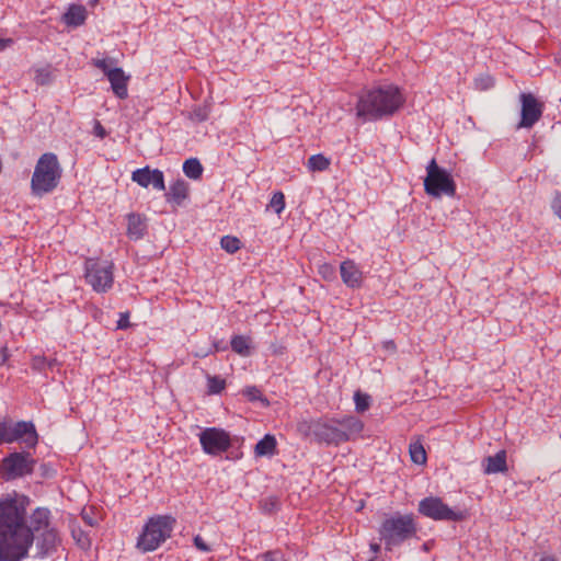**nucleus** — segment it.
<instances>
[{
    "label": "nucleus",
    "mask_w": 561,
    "mask_h": 561,
    "mask_svg": "<svg viewBox=\"0 0 561 561\" xmlns=\"http://www.w3.org/2000/svg\"><path fill=\"white\" fill-rule=\"evenodd\" d=\"M26 523V505L16 497L0 499V561H21L28 556L34 533L49 529L50 511L37 507Z\"/></svg>",
    "instance_id": "1"
},
{
    "label": "nucleus",
    "mask_w": 561,
    "mask_h": 561,
    "mask_svg": "<svg viewBox=\"0 0 561 561\" xmlns=\"http://www.w3.org/2000/svg\"><path fill=\"white\" fill-rule=\"evenodd\" d=\"M405 98L399 87L381 84L363 90L356 103V117L363 122H376L396 114Z\"/></svg>",
    "instance_id": "2"
},
{
    "label": "nucleus",
    "mask_w": 561,
    "mask_h": 561,
    "mask_svg": "<svg viewBox=\"0 0 561 561\" xmlns=\"http://www.w3.org/2000/svg\"><path fill=\"white\" fill-rule=\"evenodd\" d=\"M416 531L417 526L412 514L396 513L385 518L379 527L380 540L385 542L388 551L414 537Z\"/></svg>",
    "instance_id": "3"
},
{
    "label": "nucleus",
    "mask_w": 561,
    "mask_h": 561,
    "mask_svg": "<svg viewBox=\"0 0 561 561\" xmlns=\"http://www.w3.org/2000/svg\"><path fill=\"white\" fill-rule=\"evenodd\" d=\"M61 172L60 164L55 153L47 152L42 154L37 160L32 175V194L41 197L53 192L60 181Z\"/></svg>",
    "instance_id": "4"
},
{
    "label": "nucleus",
    "mask_w": 561,
    "mask_h": 561,
    "mask_svg": "<svg viewBox=\"0 0 561 561\" xmlns=\"http://www.w3.org/2000/svg\"><path fill=\"white\" fill-rule=\"evenodd\" d=\"M175 523V518L171 515H154L150 517L137 539V548L142 552L157 550L171 537Z\"/></svg>",
    "instance_id": "5"
},
{
    "label": "nucleus",
    "mask_w": 561,
    "mask_h": 561,
    "mask_svg": "<svg viewBox=\"0 0 561 561\" xmlns=\"http://www.w3.org/2000/svg\"><path fill=\"white\" fill-rule=\"evenodd\" d=\"M85 282L99 294H105L114 285V264L108 260L87 259L84 262Z\"/></svg>",
    "instance_id": "6"
},
{
    "label": "nucleus",
    "mask_w": 561,
    "mask_h": 561,
    "mask_svg": "<svg viewBox=\"0 0 561 561\" xmlns=\"http://www.w3.org/2000/svg\"><path fill=\"white\" fill-rule=\"evenodd\" d=\"M23 443L27 448H34L38 443V435L33 422H13L9 417L0 421V444Z\"/></svg>",
    "instance_id": "7"
},
{
    "label": "nucleus",
    "mask_w": 561,
    "mask_h": 561,
    "mask_svg": "<svg viewBox=\"0 0 561 561\" xmlns=\"http://www.w3.org/2000/svg\"><path fill=\"white\" fill-rule=\"evenodd\" d=\"M424 190L426 194L436 198L443 195L453 197L456 194V183L451 174L439 167L435 159H432L426 167Z\"/></svg>",
    "instance_id": "8"
},
{
    "label": "nucleus",
    "mask_w": 561,
    "mask_h": 561,
    "mask_svg": "<svg viewBox=\"0 0 561 561\" xmlns=\"http://www.w3.org/2000/svg\"><path fill=\"white\" fill-rule=\"evenodd\" d=\"M36 460L28 451H15L4 457L0 463L3 478L9 481L31 474Z\"/></svg>",
    "instance_id": "9"
},
{
    "label": "nucleus",
    "mask_w": 561,
    "mask_h": 561,
    "mask_svg": "<svg viewBox=\"0 0 561 561\" xmlns=\"http://www.w3.org/2000/svg\"><path fill=\"white\" fill-rule=\"evenodd\" d=\"M202 449L205 454L216 457L231 447V437L228 432L219 427H207L198 434Z\"/></svg>",
    "instance_id": "10"
},
{
    "label": "nucleus",
    "mask_w": 561,
    "mask_h": 561,
    "mask_svg": "<svg viewBox=\"0 0 561 561\" xmlns=\"http://www.w3.org/2000/svg\"><path fill=\"white\" fill-rule=\"evenodd\" d=\"M419 512L434 520L460 522L466 518L462 511H454L445 504L439 497H425L419 503Z\"/></svg>",
    "instance_id": "11"
},
{
    "label": "nucleus",
    "mask_w": 561,
    "mask_h": 561,
    "mask_svg": "<svg viewBox=\"0 0 561 561\" xmlns=\"http://www.w3.org/2000/svg\"><path fill=\"white\" fill-rule=\"evenodd\" d=\"M112 59H93V65L103 71L111 83L113 93L121 100L128 96L129 76L122 68H112Z\"/></svg>",
    "instance_id": "12"
},
{
    "label": "nucleus",
    "mask_w": 561,
    "mask_h": 561,
    "mask_svg": "<svg viewBox=\"0 0 561 561\" xmlns=\"http://www.w3.org/2000/svg\"><path fill=\"white\" fill-rule=\"evenodd\" d=\"M520 121L517 128H531L540 121L545 104L531 93H520Z\"/></svg>",
    "instance_id": "13"
},
{
    "label": "nucleus",
    "mask_w": 561,
    "mask_h": 561,
    "mask_svg": "<svg viewBox=\"0 0 561 561\" xmlns=\"http://www.w3.org/2000/svg\"><path fill=\"white\" fill-rule=\"evenodd\" d=\"M309 430H310V433L314 436V438L319 443H325L328 445H330V444L339 445L340 443L347 442L346 435H344L342 432H340L336 421L312 422L309 426Z\"/></svg>",
    "instance_id": "14"
},
{
    "label": "nucleus",
    "mask_w": 561,
    "mask_h": 561,
    "mask_svg": "<svg viewBox=\"0 0 561 561\" xmlns=\"http://www.w3.org/2000/svg\"><path fill=\"white\" fill-rule=\"evenodd\" d=\"M131 180L141 187L150 185L157 191H164V175L159 169H150L149 167L140 168L131 173Z\"/></svg>",
    "instance_id": "15"
},
{
    "label": "nucleus",
    "mask_w": 561,
    "mask_h": 561,
    "mask_svg": "<svg viewBox=\"0 0 561 561\" xmlns=\"http://www.w3.org/2000/svg\"><path fill=\"white\" fill-rule=\"evenodd\" d=\"M127 220V237L133 241L141 240L147 233L148 224L144 215L137 213H129L126 216Z\"/></svg>",
    "instance_id": "16"
},
{
    "label": "nucleus",
    "mask_w": 561,
    "mask_h": 561,
    "mask_svg": "<svg viewBox=\"0 0 561 561\" xmlns=\"http://www.w3.org/2000/svg\"><path fill=\"white\" fill-rule=\"evenodd\" d=\"M343 283L351 288H358L362 285L363 273L354 261L346 260L340 266Z\"/></svg>",
    "instance_id": "17"
},
{
    "label": "nucleus",
    "mask_w": 561,
    "mask_h": 561,
    "mask_svg": "<svg viewBox=\"0 0 561 561\" xmlns=\"http://www.w3.org/2000/svg\"><path fill=\"white\" fill-rule=\"evenodd\" d=\"M188 195V184L184 180H176L165 194L167 201L175 205H182Z\"/></svg>",
    "instance_id": "18"
},
{
    "label": "nucleus",
    "mask_w": 561,
    "mask_h": 561,
    "mask_svg": "<svg viewBox=\"0 0 561 561\" xmlns=\"http://www.w3.org/2000/svg\"><path fill=\"white\" fill-rule=\"evenodd\" d=\"M506 470L507 465L505 450H500L494 456H489L484 459V473L492 474L505 472Z\"/></svg>",
    "instance_id": "19"
},
{
    "label": "nucleus",
    "mask_w": 561,
    "mask_h": 561,
    "mask_svg": "<svg viewBox=\"0 0 561 561\" xmlns=\"http://www.w3.org/2000/svg\"><path fill=\"white\" fill-rule=\"evenodd\" d=\"M87 10L83 5L71 4L67 12L62 15L65 24L71 27H78L85 22Z\"/></svg>",
    "instance_id": "20"
},
{
    "label": "nucleus",
    "mask_w": 561,
    "mask_h": 561,
    "mask_svg": "<svg viewBox=\"0 0 561 561\" xmlns=\"http://www.w3.org/2000/svg\"><path fill=\"white\" fill-rule=\"evenodd\" d=\"M340 432L346 435L347 440L359 435L364 428L363 422L354 416L344 417L341 421H336Z\"/></svg>",
    "instance_id": "21"
},
{
    "label": "nucleus",
    "mask_w": 561,
    "mask_h": 561,
    "mask_svg": "<svg viewBox=\"0 0 561 561\" xmlns=\"http://www.w3.org/2000/svg\"><path fill=\"white\" fill-rule=\"evenodd\" d=\"M59 538L58 534L54 528L43 530L42 536L38 540V547L43 556L50 553L56 550Z\"/></svg>",
    "instance_id": "22"
},
{
    "label": "nucleus",
    "mask_w": 561,
    "mask_h": 561,
    "mask_svg": "<svg viewBox=\"0 0 561 561\" xmlns=\"http://www.w3.org/2000/svg\"><path fill=\"white\" fill-rule=\"evenodd\" d=\"M276 445V438L273 435L266 434L256 443L254 453L260 457L272 456L275 453Z\"/></svg>",
    "instance_id": "23"
},
{
    "label": "nucleus",
    "mask_w": 561,
    "mask_h": 561,
    "mask_svg": "<svg viewBox=\"0 0 561 561\" xmlns=\"http://www.w3.org/2000/svg\"><path fill=\"white\" fill-rule=\"evenodd\" d=\"M231 348L241 356L251 354V337L245 335H234L231 339Z\"/></svg>",
    "instance_id": "24"
},
{
    "label": "nucleus",
    "mask_w": 561,
    "mask_h": 561,
    "mask_svg": "<svg viewBox=\"0 0 561 561\" xmlns=\"http://www.w3.org/2000/svg\"><path fill=\"white\" fill-rule=\"evenodd\" d=\"M203 165L196 158H190L183 163V172L184 174L192 179V180H198L202 178L203 174Z\"/></svg>",
    "instance_id": "25"
},
{
    "label": "nucleus",
    "mask_w": 561,
    "mask_h": 561,
    "mask_svg": "<svg viewBox=\"0 0 561 561\" xmlns=\"http://www.w3.org/2000/svg\"><path fill=\"white\" fill-rule=\"evenodd\" d=\"M330 159L321 153L313 154L308 159L307 167L312 172H322L329 169Z\"/></svg>",
    "instance_id": "26"
},
{
    "label": "nucleus",
    "mask_w": 561,
    "mask_h": 561,
    "mask_svg": "<svg viewBox=\"0 0 561 561\" xmlns=\"http://www.w3.org/2000/svg\"><path fill=\"white\" fill-rule=\"evenodd\" d=\"M226 387V381L219 376L207 375V388L208 393L217 394L220 393Z\"/></svg>",
    "instance_id": "27"
},
{
    "label": "nucleus",
    "mask_w": 561,
    "mask_h": 561,
    "mask_svg": "<svg viewBox=\"0 0 561 561\" xmlns=\"http://www.w3.org/2000/svg\"><path fill=\"white\" fill-rule=\"evenodd\" d=\"M221 248L230 253H236L241 248V241L237 237L225 236L220 240Z\"/></svg>",
    "instance_id": "28"
},
{
    "label": "nucleus",
    "mask_w": 561,
    "mask_h": 561,
    "mask_svg": "<svg viewBox=\"0 0 561 561\" xmlns=\"http://www.w3.org/2000/svg\"><path fill=\"white\" fill-rule=\"evenodd\" d=\"M276 214H280L285 208V196L282 192H275L267 205Z\"/></svg>",
    "instance_id": "29"
},
{
    "label": "nucleus",
    "mask_w": 561,
    "mask_h": 561,
    "mask_svg": "<svg viewBox=\"0 0 561 561\" xmlns=\"http://www.w3.org/2000/svg\"><path fill=\"white\" fill-rule=\"evenodd\" d=\"M355 408L357 412H365L370 405V397L360 391H356L354 394Z\"/></svg>",
    "instance_id": "30"
},
{
    "label": "nucleus",
    "mask_w": 561,
    "mask_h": 561,
    "mask_svg": "<svg viewBox=\"0 0 561 561\" xmlns=\"http://www.w3.org/2000/svg\"><path fill=\"white\" fill-rule=\"evenodd\" d=\"M410 455L413 462L422 465L426 461V453L422 445H411Z\"/></svg>",
    "instance_id": "31"
},
{
    "label": "nucleus",
    "mask_w": 561,
    "mask_h": 561,
    "mask_svg": "<svg viewBox=\"0 0 561 561\" xmlns=\"http://www.w3.org/2000/svg\"><path fill=\"white\" fill-rule=\"evenodd\" d=\"M257 561H286L284 554L278 550L267 551L257 556Z\"/></svg>",
    "instance_id": "32"
},
{
    "label": "nucleus",
    "mask_w": 561,
    "mask_h": 561,
    "mask_svg": "<svg viewBox=\"0 0 561 561\" xmlns=\"http://www.w3.org/2000/svg\"><path fill=\"white\" fill-rule=\"evenodd\" d=\"M319 273L324 279L330 280L334 277L335 270H334L333 265L324 263V264L320 265Z\"/></svg>",
    "instance_id": "33"
},
{
    "label": "nucleus",
    "mask_w": 561,
    "mask_h": 561,
    "mask_svg": "<svg viewBox=\"0 0 561 561\" xmlns=\"http://www.w3.org/2000/svg\"><path fill=\"white\" fill-rule=\"evenodd\" d=\"M243 394L250 400V401H256L262 400V393L256 387H247L243 390Z\"/></svg>",
    "instance_id": "34"
},
{
    "label": "nucleus",
    "mask_w": 561,
    "mask_h": 561,
    "mask_svg": "<svg viewBox=\"0 0 561 561\" xmlns=\"http://www.w3.org/2000/svg\"><path fill=\"white\" fill-rule=\"evenodd\" d=\"M193 542H194V546L196 547V549H198L199 551H203V552L211 551L210 546L204 540V538L201 535H196L193 538Z\"/></svg>",
    "instance_id": "35"
},
{
    "label": "nucleus",
    "mask_w": 561,
    "mask_h": 561,
    "mask_svg": "<svg viewBox=\"0 0 561 561\" xmlns=\"http://www.w3.org/2000/svg\"><path fill=\"white\" fill-rule=\"evenodd\" d=\"M551 209L561 219V192H556L551 202Z\"/></svg>",
    "instance_id": "36"
},
{
    "label": "nucleus",
    "mask_w": 561,
    "mask_h": 561,
    "mask_svg": "<svg viewBox=\"0 0 561 561\" xmlns=\"http://www.w3.org/2000/svg\"><path fill=\"white\" fill-rule=\"evenodd\" d=\"M130 327V322H129V313L128 312H122L119 314V319L117 321V325L116 328L118 330H126Z\"/></svg>",
    "instance_id": "37"
},
{
    "label": "nucleus",
    "mask_w": 561,
    "mask_h": 561,
    "mask_svg": "<svg viewBox=\"0 0 561 561\" xmlns=\"http://www.w3.org/2000/svg\"><path fill=\"white\" fill-rule=\"evenodd\" d=\"M93 133L96 137H99L101 139L105 138L107 135L105 128L101 125V123L99 121H96L94 124Z\"/></svg>",
    "instance_id": "38"
},
{
    "label": "nucleus",
    "mask_w": 561,
    "mask_h": 561,
    "mask_svg": "<svg viewBox=\"0 0 561 561\" xmlns=\"http://www.w3.org/2000/svg\"><path fill=\"white\" fill-rule=\"evenodd\" d=\"M276 505H277V501L275 499H270V500L264 501L263 510L266 513H272L276 508Z\"/></svg>",
    "instance_id": "39"
},
{
    "label": "nucleus",
    "mask_w": 561,
    "mask_h": 561,
    "mask_svg": "<svg viewBox=\"0 0 561 561\" xmlns=\"http://www.w3.org/2000/svg\"><path fill=\"white\" fill-rule=\"evenodd\" d=\"M0 356H1V362H0V364H4V363L8 360L9 356H10V354H9V348H8V346H7V345H4V346H2V347H1V350H0Z\"/></svg>",
    "instance_id": "40"
},
{
    "label": "nucleus",
    "mask_w": 561,
    "mask_h": 561,
    "mask_svg": "<svg viewBox=\"0 0 561 561\" xmlns=\"http://www.w3.org/2000/svg\"><path fill=\"white\" fill-rule=\"evenodd\" d=\"M382 347L388 352H394L396 351V344L393 341H386L382 343Z\"/></svg>",
    "instance_id": "41"
},
{
    "label": "nucleus",
    "mask_w": 561,
    "mask_h": 561,
    "mask_svg": "<svg viewBox=\"0 0 561 561\" xmlns=\"http://www.w3.org/2000/svg\"><path fill=\"white\" fill-rule=\"evenodd\" d=\"M13 43L11 38H0V50H3Z\"/></svg>",
    "instance_id": "42"
},
{
    "label": "nucleus",
    "mask_w": 561,
    "mask_h": 561,
    "mask_svg": "<svg viewBox=\"0 0 561 561\" xmlns=\"http://www.w3.org/2000/svg\"><path fill=\"white\" fill-rule=\"evenodd\" d=\"M369 547H370V550H371L374 553H378V552L380 551V545H378V543L373 542V543H370V546H369Z\"/></svg>",
    "instance_id": "43"
},
{
    "label": "nucleus",
    "mask_w": 561,
    "mask_h": 561,
    "mask_svg": "<svg viewBox=\"0 0 561 561\" xmlns=\"http://www.w3.org/2000/svg\"><path fill=\"white\" fill-rule=\"evenodd\" d=\"M44 364H46L45 358H35V365L38 367H42Z\"/></svg>",
    "instance_id": "44"
},
{
    "label": "nucleus",
    "mask_w": 561,
    "mask_h": 561,
    "mask_svg": "<svg viewBox=\"0 0 561 561\" xmlns=\"http://www.w3.org/2000/svg\"><path fill=\"white\" fill-rule=\"evenodd\" d=\"M540 561H557L552 556H545L540 559Z\"/></svg>",
    "instance_id": "45"
},
{
    "label": "nucleus",
    "mask_w": 561,
    "mask_h": 561,
    "mask_svg": "<svg viewBox=\"0 0 561 561\" xmlns=\"http://www.w3.org/2000/svg\"><path fill=\"white\" fill-rule=\"evenodd\" d=\"M77 540H78V542H80V543H81V546H82V547H84L85 545H87V546H89V541H88V539H87V538H85V541H87V542H83V541H82V537L77 538Z\"/></svg>",
    "instance_id": "46"
},
{
    "label": "nucleus",
    "mask_w": 561,
    "mask_h": 561,
    "mask_svg": "<svg viewBox=\"0 0 561 561\" xmlns=\"http://www.w3.org/2000/svg\"><path fill=\"white\" fill-rule=\"evenodd\" d=\"M485 81H488V82L481 87L482 89H488L489 88L491 79L486 78Z\"/></svg>",
    "instance_id": "47"
}]
</instances>
